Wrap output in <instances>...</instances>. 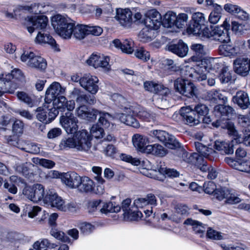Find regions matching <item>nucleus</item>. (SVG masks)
<instances>
[{"mask_svg":"<svg viewBox=\"0 0 250 250\" xmlns=\"http://www.w3.org/2000/svg\"><path fill=\"white\" fill-rule=\"evenodd\" d=\"M92 137L85 129L77 132L72 138L62 140L60 146L62 149L74 148L81 151L89 152L92 146Z\"/></svg>","mask_w":250,"mask_h":250,"instance_id":"f257e3e1","label":"nucleus"},{"mask_svg":"<svg viewBox=\"0 0 250 250\" xmlns=\"http://www.w3.org/2000/svg\"><path fill=\"white\" fill-rule=\"evenodd\" d=\"M148 167H144L141 169L140 172L143 175L159 181H163L165 179V175L169 177H177L179 176V173L174 169L167 168L162 167L160 164H157L153 168L150 167V163L148 161H143Z\"/></svg>","mask_w":250,"mask_h":250,"instance_id":"f03ea898","label":"nucleus"},{"mask_svg":"<svg viewBox=\"0 0 250 250\" xmlns=\"http://www.w3.org/2000/svg\"><path fill=\"white\" fill-rule=\"evenodd\" d=\"M48 191L41 184H35L32 186L25 187L22 191L23 195L29 200L34 203L41 201L46 202Z\"/></svg>","mask_w":250,"mask_h":250,"instance_id":"7ed1b4c3","label":"nucleus"},{"mask_svg":"<svg viewBox=\"0 0 250 250\" xmlns=\"http://www.w3.org/2000/svg\"><path fill=\"white\" fill-rule=\"evenodd\" d=\"M207 21L205 15L200 12H196L191 16V24L187 28L188 34L203 36L205 29H208L206 25Z\"/></svg>","mask_w":250,"mask_h":250,"instance_id":"20e7f679","label":"nucleus"},{"mask_svg":"<svg viewBox=\"0 0 250 250\" xmlns=\"http://www.w3.org/2000/svg\"><path fill=\"white\" fill-rule=\"evenodd\" d=\"M14 79L20 82H23L25 76L23 72L19 69L15 68L11 73L1 71L0 74V90H3V94L9 92L10 85H11V81Z\"/></svg>","mask_w":250,"mask_h":250,"instance_id":"39448f33","label":"nucleus"},{"mask_svg":"<svg viewBox=\"0 0 250 250\" xmlns=\"http://www.w3.org/2000/svg\"><path fill=\"white\" fill-rule=\"evenodd\" d=\"M48 19L44 15L28 16L24 21V25L30 34L33 33L35 29H44L47 26Z\"/></svg>","mask_w":250,"mask_h":250,"instance_id":"423d86ee","label":"nucleus"},{"mask_svg":"<svg viewBox=\"0 0 250 250\" xmlns=\"http://www.w3.org/2000/svg\"><path fill=\"white\" fill-rule=\"evenodd\" d=\"M149 135L164 143L165 146L169 148L175 149L180 147V143L176 139L175 137L169 134L165 131L153 130L150 131Z\"/></svg>","mask_w":250,"mask_h":250,"instance_id":"0eeeda50","label":"nucleus"},{"mask_svg":"<svg viewBox=\"0 0 250 250\" xmlns=\"http://www.w3.org/2000/svg\"><path fill=\"white\" fill-rule=\"evenodd\" d=\"M110 58L104 54L94 53H92L87 60V63L95 68H102L105 72H109L111 70L109 64Z\"/></svg>","mask_w":250,"mask_h":250,"instance_id":"6e6552de","label":"nucleus"},{"mask_svg":"<svg viewBox=\"0 0 250 250\" xmlns=\"http://www.w3.org/2000/svg\"><path fill=\"white\" fill-rule=\"evenodd\" d=\"M226 128L228 130V134L232 137L233 140L231 143L225 141L224 146L222 150L223 153L229 154H232L234 152L233 146L234 144H239L242 142V139L236 129L234 125L232 122H229L226 125Z\"/></svg>","mask_w":250,"mask_h":250,"instance_id":"1a4fd4ad","label":"nucleus"},{"mask_svg":"<svg viewBox=\"0 0 250 250\" xmlns=\"http://www.w3.org/2000/svg\"><path fill=\"white\" fill-rule=\"evenodd\" d=\"M174 85L176 90L185 96L190 98L195 95L196 87L187 79L178 78L174 81Z\"/></svg>","mask_w":250,"mask_h":250,"instance_id":"9d476101","label":"nucleus"},{"mask_svg":"<svg viewBox=\"0 0 250 250\" xmlns=\"http://www.w3.org/2000/svg\"><path fill=\"white\" fill-rule=\"evenodd\" d=\"M49 104L45 102L43 106L39 107L37 109V119L45 124L50 123L59 113L57 109L51 108L50 106H51V105H49Z\"/></svg>","mask_w":250,"mask_h":250,"instance_id":"9b49d317","label":"nucleus"},{"mask_svg":"<svg viewBox=\"0 0 250 250\" xmlns=\"http://www.w3.org/2000/svg\"><path fill=\"white\" fill-rule=\"evenodd\" d=\"M144 24L150 30H157L162 24V17L159 12L153 9L145 14Z\"/></svg>","mask_w":250,"mask_h":250,"instance_id":"f8f14e48","label":"nucleus"},{"mask_svg":"<svg viewBox=\"0 0 250 250\" xmlns=\"http://www.w3.org/2000/svg\"><path fill=\"white\" fill-rule=\"evenodd\" d=\"M60 122L68 134L77 133L78 129V120L71 113L67 112L60 117Z\"/></svg>","mask_w":250,"mask_h":250,"instance_id":"ddd939ff","label":"nucleus"},{"mask_svg":"<svg viewBox=\"0 0 250 250\" xmlns=\"http://www.w3.org/2000/svg\"><path fill=\"white\" fill-rule=\"evenodd\" d=\"M202 36L207 38L212 37L213 40L221 42H228L230 40L227 30H223L222 27L219 26H215L211 31L208 28L205 29Z\"/></svg>","mask_w":250,"mask_h":250,"instance_id":"4468645a","label":"nucleus"},{"mask_svg":"<svg viewBox=\"0 0 250 250\" xmlns=\"http://www.w3.org/2000/svg\"><path fill=\"white\" fill-rule=\"evenodd\" d=\"M98 83L99 79L96 76L85 74L82 77L81 86L89 93L95 94L99 89Z\"/></svg>","mask_w":250,"mask_h":250,"instance_id":"2eb2a0df","label":"nucleus"},{"mask_svg":"<svg viewBox=\"0 0 250 250\" xmlns=\"http://www.w3.org/2000/svg\"><path fill=\"white\" fill-rule=\"evenodd\" d=\"M65 88L62 87L59 83L54 82L47 88L45 94L44 101L50 104L56 98L65 93Z\"/></svg>","mask_w":250,"mask_h":250,"instance_id":"dca6fc26","label":"nucleus"},{"mask_svg":"<svg viewBox=\"0 0 250 250\" xmlns=\"http://www.w3.org/2000/svg\"><path fill=\"white\" fill-rule=\"evenodd\" d=\"M133 111L130 107H125L122 113L115 114V117L120 121L127 125L137 128L139 126L138 122L133 116Z\"/></svg>","mask_w":250,"mask_h":250,"instance_id":"f3484780","label":"nucleus"},{"mask_svg":"<svg viewBox=\"0 0 250 250\" xmlns=\"http://www.w3.org/2000/svg\"><path fill=\"white\" fill-rule=\"evenodd\" d=\"M186 75H188L194 81L202 82L207 78V72L202 67L200 61L194 67H186Z\"/></svg>","mask_w":250,"mask_h":250,"instance_id":"a211bd4d","label":"nucleus"},{"mask_svg":"<svg viewBox=\"0 0 250 250\" xmlns=\"http://www.w3.org/2000/svg\"><path fill=\"white\" fill-rule=\"evenodd\" d=\"M71 20L66 15L56 14L52 17L51 23L57 34L62 33H62H64L62 29L63 26L68 24V27H70V25L69 23Z\"/></svg>","mask_w":250,"mask_h":250,"instance_id":"6ab92c4d","label":"nucleus"},{"mask_svg":"<svg viewBox=\"0 0 250 250\" xmlns=\"http://www.w3.org/2000/svg\"><path fill=\"white\" fill-rule=\"evenodd\" d=\"M61 181L71 188H78L81 185L82 177L74 171L62 173Z\"/></svg>","mask_w":250,"mask_h":250,"instance_id":"aec40b11","label":"nucleus"},{"mask_svg":"<svg viewBox=\"0 0 250 250\" xmlns=\"http://www.w3.org/2000/svg\"><path fill=\"white\" fill-rule=\"evenodd\" d=\"M132 13L130 9H119L116 11L115 19L121 25L125 27H129L133 23Z\"/></svg>","mask_w":250,"mask_h":250,"instance_id":"412c9836","label":"nucleus"},{"mask_svg":"<svg viewBox=\"0 0 250 250\" xmlns=\"http://www.w3.org/2000/svg\"><path fill=\"white\" fill-rule=\"evenodd\" d=\"M53 103H51L49 105H51L50 106L51 108H55V109H60L61 111H63L65 108L68 111L73 110L75 106V104L74 101L70 100L67 101L66 98L62 95L55 98L53 101Z\"/></svg>","mask_w":250,"mask_h":250,"instance_id":"4be33fe9","label":"nucleus"},{"mask_svg":"<svg viewBox=\"0 0 250 250\" xmlns=\"http://www.w3.org/2000/svg\"><path fill=\"white\" fill-rule=\"evenodd\" d=\"M99 111L95 109L88 108L86 106H79L76 109L77 116L83 119L89 121H95Z\"/></svg>","mask_w":250,"mask_h":250,"instance_id":"5701e85b","label":"nucleus"},{"mask_svg":"<svg viewBox=\"0 0 250 250\" xmlns=\"http://www.w3.org/2000/svg\"><path fill=\"white\" fill-rule=\"evenodd\" d=\"M180 113L186 124L191 126L199 124L200 120L195 117L194 111L190 106L183 107L180 110Z\"/></svg>","mask_w":250,"mask_h":250,"instance_id":"b1692460","label":"nucleus"},{"mask_svg":"<svg viewBox=\"0 0 250 250\" xmlns=\"http://www.w3.org/2000/svg\"><path fill=\"white\" fill-rule=\"evenodd\" d=\"M234 71L242 76H247L249 73L248 60L245 57H239L233 61Z\"/></svg>","mask_w":250,"mask_h":250,"instance_id":"393cba45","label":"nucleus"},{"mask_svg":"<svg viewBox=\"0 0 250 250\" xmlns=\"http://www.w3.org/2000/svg\"><path fill=\"white\" fill-rule=\"evenodd\" d=\"M114 46L126 54H131L134 50V43L131 39H125L120 41L118 39L113 41Z\"/></svg>","mask_w":250,"mask_h":250,"instance_id":"a878e982","label":"nucleus"},{"mask_svg":"<svg viewBox=\"0 0 250 250\" xmlns=\"http://www.w3.org/2000/svg\"><path fill=\"white\" fill-rule=\"evenodd\" d=\"M46 202H48L52 207L62 211L64 204V200L53 189H49L47 192Z\"/></svg>","mask_w":250,"mask_h":250,"instance_id":"bb28decb","label":"nucleus"},{"mask_svg":"<svg viewBox=\"0 0 250 250\" xmlns=\"http://www.w3.org/2000/svg\"><path fill=\"white\" fill-rule=\"evenodd\" d=\"M168 51L177 55L180 57H184L187 55L188 51V46L182 41H179L177 43H172L167 46Z\"/></svg>","mask_w":250,"mask_h":250,"instance_id":"cd10ccee","label":"nucleus"},{"mask_svg":"<svg viewBox=\"0 0 250 250\" xmlns=\"http://www.w3.org/2000/svg\"><path fill=\"white\" fill-rule=\"evenodd\" d=\"M132 142L134 146L139 151L146 153V145L149 143L147 137L135 134L132 137Z\"/></svg>","mask_w":250,"mask_h":250,"instance_id":"c85d7f7f","label":"nucleus"},{"mask_svg":"<svg viewBox=\"0 0 250 250\" xmlns=\"http://www.w3.org/2000/svg\"><path fill=\"white\" fill-rule=\"evenodd\" d=\"M189 208L186 205L180 204L175 207V212L168 218L177 223L189 214Z\"/></svg>","mask_w":250,"mask_h":250,"instance_id":"c756f323","label":"nucleus"},{"mask_svg":"<svg viewBox=\"0 0 250 250\" xmlns=\"http://www.w3.org/2000/svg\"><path fill=\"white\" fill-rule=\"evenodd\" d=\"M226 161L230 167L234 169L250 173V162H241L231 158L226 159Z\"/></svg>","mask_w":250,"mask_h":250,"instance_id":"7c9ffc66","label":"nucleus"},{"mask_svg":"<svg viewBox=\"0 0 250 250\" xmlns=\"http://www.w3.org/2000/svg\"><path fill=\"white\" fill-rule=\"evenodd\" d=\"M232 101L243 109L247 108L250 105L249 98L247 93L240 91L236 93L232 98Z\"/></svg>","mask_w":250,"mask_h":250,"instance_id":"2f4dec72","label":"nucleus"},{"mask_svg":"<svg viewBox=\"0 0 250 250\" xmlns=\"http://www.w3.org/2000/svg\"><path fill=\"white\" fill-rule=\"evenodd\" d=\"M220 58H204L200 62L202 67H204L207 73L210 70H215L219 68L220 63Z\"/></svg>","mask_w":250,"mask_h":250,"instance_id":"473e14b6","label":"nucleus"},{"mask_svg":"<svg viewBox=\"0 0 250 250\" xmlns=\"http://www.w3.org/2000/svg\"><path fill=\"white\" fill-rule=\"evenodd\" d=\"M57 247L55 243H52L46 238H41L35 241L32 245L33 248L36 250H48L54 249Z\"/></svg>","mask_w":250,"mask_h":250,"instance_id":"72a5a7b5","label":"nucleus"},{"mask_svg":"<svg viewBox=\"0 0 250 250\" xmlns=\"http://www.w3.org/2000/svg\"><path fill=\"white\" fill-rule=\"evenodd\" d=\"M146 153H150L156 156L163 157L167 153V150L162 146L155 144L154 145H148L146 146Z\"/></svg>","mask_w":250,"mask_h":250,"instance_id":"f704fd0d","label":"nucleus"},{"mask_svg":"<svg viewBox=\"0 0 250 250\" xmlns=\"http://www.w3.org/2000/svg\"><path fill=\"white\" fill-rule=\"evenodd\" d=\"M184 224L192 226L193 230L196 233L199 234L200 237L204 236L206 228L200 222L193 220L191 218H188L185 221Z\"/></svg>","mask_w":250,"mask_h":250,"instance_id":"c9c22d12","label":"nucleus"},{"mask_svg":"<svg viewBox=\"0 0 250 250\" xmlns=\"http://www.w3.org/2000/svg\"><path fill=\"white\" fill-rule=\"evenodd\" d=\"M35 42L39 44H48L52 47L56 43L55 40L49 34L39 32L35 39Z\"/></svg>","mask_w":250,"mask_h":250,"instance_id":"e433bc0d","label":"nucleus"},{"mask_svg":"<svg viewBox=\"0 0 250 250\" xmlns=\"http://www.w3.org/2000/svg\"><path fill=\"white\" fill-rule=\"evenodd\" d=\"M234 110L230 106H225L222 104H218L214 107L213 112L216 116H227L229 117L232 115Z\"/></svg>","mask_w":250,"mask_h":250,"instance_id":"4c0bfd02","label":"nucleus"},{"mask_svg":"<svg viewBox=\"0 0 250 250\" xmlns=\"http://www.w3.org/2000/svg\"><path fill=\"white\" fill-rule=\"evenodd\" d=\"M219 51L225 56H235L238 53V49L229 44H223L219 46Z\"/></svg>","mask_w":250,"mask_h":250,"instance_id":"58836bf2","label":"nucleus"},{"mask_svg":"<svg viewBox=\"0 0 250 250\" xmlns=\"http://www.w3.org/2000/svg\"><path fill=\"white\" fill-rule=\"evenodd\" d=\"M175 20H176V13L168 11L164 15L162 23L164 27L170 28L175 26Z\"/></svg>","mask_w":250,"mask_h":250,"instance_id":"ea45409f","label":"nucleus"},{"mask_svg":"<svg viewBox=\"0 0 250 250\" xmlns=\"http://www.w3.org/2000/svg\"><path fill=\"white\" fill-rule=\"evenodd\" d=\"M72 35L77 39H83L87 35V26L82 24L74 25Z\"/></svg>","mask_w":250,"mask_h":250,"instance_id":"a19ab883","label":"nucleus"},{"mask_svg":"<svg viewBox=\"0 0 250 250\" xmlns=\"http://www.w3.org/2000/svg\"><path fill=\"white\" fill-rule=\"evenodd\" d=\"M94 188V182L89 177H82V182L80 186L78 188L83 192H89L92 190Z\"/></svg>","mask_w":250,"mask_h":250,"instance_id":"79ce46f5","label":"nucleus"},{"mask_svg":"<svg viewBox=\"0 0 250 250\" xmlns=\"http://www.w3.org/2000/svg\"><path fill=\"white\" fill-rule=\"evenodd\" d=\"M47 66L45 60L40 56L35 55L34 58L30 63L29 66L39 69H45Z\"/></svg>","mask_w":250,"mask_h":250,"instance_id":"37998d69","label":"nucleus"},{"mask_svg":"<svg viewBox=\"0 0 250 250\" xmlns=\"http://www.w3.org/2000/svg\"><path fill=\"white\" fill-rule=\"evenodd\" d=\"M120 210L121 207L118 205L111 202L104 203L100 209L101 212L104 213L118 212Z\"/></svg>","mask_w":250,"mask_h":250,"instance_id":"c03bdc74","label":"nucleus"},{"mask_svg":"<svg viewBox=\"0 0 250 250\" xmlns=\"http://www.w3.org/2000/svg\"><path fill=\"white\" fill-rule=\"evenodd\" d=\"M223 9L221 7H217L215 9H212L208 17V21L212 24H216L220 20L222 17Z\"/></svg>","mask_w":250,"mask_h":250,"instance_id":"a18cd8bd","label":"nucleus"},{"mask_svg":"<svg viewBox=\"0 0 250 250\" xmlns=\"http://www.w3.org/2000/svg\"><path fill=\"white\" fill-rule=\"evenodd\" d=\"M195 146L200 155L204 157L208 158L210 154L214 152L212 148L207 147L200 142H195Z\"/></svg>","mask_w":250,"mask_h":250,"instance_id":"49530a36","label":"nucleus"},{"mask_svg":"<svg viewBox=\"0 0 250 250\" xmlns=\"http://www.w3.org/2000/svg\"><path fill=\"white\" fill-rule=\"evenodd\" d=\"M50 235L57 240L63 242H70V239L64 233L55 228H52L50 231Z\"/></svg>","mask_w":250,"mask_h":250,"instance_id":"de8ad7c7","label":"nucleus"},{"mask_svg":"<svg viewBox=\"0 0 250 250\" xmlns=\"http://www.w3.org/2000/svg\"><path fill=\"white\" fill-rule=\"evenodd\" d=\"M98 113L100 115L99 123L105 127H109L111 121L113 120V117L107 112H99Z\"/></svg>","mask_w":250,"mask_h":250,"instance_id":"09e8293b","label":"nucleus"},{"mask_svg":"<svg viewBox=\"0 0 250 250\" xmlns=\"http://www.w3.org/2000/svg\"><path fill=\"white\" fill-rule=\"evenodd\" d=\"M144 85L146 90L152 93H160L161 90L163 89L162 85L153 82H146L144 83Z\"/></svg>","mask_w":250,"mask_h":250,"instance_id":"8fccbe9b","label":"nucleus"},{"mask_svg":"<svg viewBox=\"0 0 250 250\" xmlns=\"http://www.w3.org/2000/svg\"><path fill=\"white\" fill-rule=\"evenodd\" d=\"M188 20V16L186 13H180L176 15L175 26L178 28H182L185 26Z\"/></svg>","mask_w":250,"mask_h":250,"instance_id":"3c124183","label":"nucleus"},{"mask_svg":"<svg viewBox=\"0 0 250 250\" xmlns=\"http://www.w3.org/2000/svg\"><path fill=\"white\" fill-rule=\"evenodd\" d=\"M69 24L70 25L69 27L68 24L63 26L62 29L64 30L63 32H65L62 33H62L58 34L59 36L64 39H70L72 35L73 29L74 27L75 22L72 20H71V21H69Z\"/></svg>","mask_w":250,"mask_h":250,"instance_id":"603ef678","label":"nucleus"},{"mask_svg":"<svg viewBox=\"0 0 250 250\" xmlns=\"http://www.w3.org/2000/svg\"><path fill=\"white\" fill-rule=\"evenodd\" d=\"M18 98L21 101L25 103L29 106H33L34 101L32 97L23 91L18 92L17 94Z\"/></svg>","mask_w":250,"mask_h":250,"instance_id":"864d4df0","label":"nucleus"},{"mask_svg":"<svg viewBox=\"0 0 250 250\" xmlns=\"http://www.w3.org/2000/svg\"><path fill=\"white\" fill-rule=\"evenodd\" d=\"M219 78L222 83H227L232 78L231 73L227 67L223 68L219 76Z\"/></svg>","mask_w":250,"mask_h":250,"instance_id":"5fc2aeb1","label":"nucleus"},{"mask_svg":"<svg viewBox=\"0 0 250 250\" xmlns=\"http://www.w3.org/2000/svg\"><path fill=\"white\" fill-rule=\"evenodd\" d=\"M19 234L16 232H9L7 234L5 241L11 246H16L19 242Z\"/></svg>","mask_w":250,"mask_h":250,"instance_id":"6e6d98bb","label":"nucleus"},{"mask_svg":"<svg viewBox=\"0 0 250 250\" xmlns=\"http://www.w3.org/2000/svg\"><path fill=\"white\" fill-rule=\"evenodd\" d=\"M227 194H228L226 195L227 197L225 201L227 204L235 205L241 202V199L240 198L238 195L231 192L230 190H229Z\"/></svg>","mask_w":250,"mask_h":250,"instance_id":"4d7b16f0","label":"nucleus"},{"mask_svg":"<svg viewBox=\"0 0 250 250\" xmlns=\"http://www.w3.org/2000/svg\"><path fill=\"white\" fill-rule=\"evenodd\" d=\"M193 110L194 112H196L198 114V118L200 116H206L209 113L208 107L206 105L202 104H197Z\"/></svg>","mask_w":250,"mask_h":250,"instance_id":"13d9d810","label":"nucleus"},{"mask_svg":"<svg viewBox=\"0 0 250 250\" xmlns=\"http://www.w3.org/2000/svg\"><path fill=\"white\" fill-rule=\"evenodd\" d=\"M33 162L37 164H39L41 166L47 168H51L55 165V163L51 160L45 159H39L38 158H33Z\"/></svg>","mask_w":250,"mask_h":250,"instance_id":"bf43d9fd","label":"nucleus"},{"mask_svg":"<svg viewBox=\"0 0 250 250\" xmlns=\"http://www.w3.org/2000/svg\"><path fill=\"white\" fill-rule=\"evenodd\" d=\"M35 54L29 50H24L21 56V60L29 66L35 56Z\"/></svg>","mask_w":250,"mask_h":250,"instance_id":"052dcab7","label":"nucleus"},{"mask_svg":"<svg viewBox=\"0 0 250 250\" xmlns=\"http://www.w3.org/2000/svg\"><path fill=\"white\" fill-rule=\"evenodd\" d=\"M134 55L138 59L144 61H147L150 58L149 53L143 48L137 49L135 51Z\"/></svg>","mask_w":250,"mask_h":250,"instance_id":"680f3d73","label":"nucleus"},{"mask_svg":"<svg viewBox=\"0 0 250 250\" xmlns=\"http://www.w3.org/2000/svg\"><path fill=\"white\" fill-rule=\"evenodd\" d=\"M91 137H95L98 139L103 137L104 131L102 128L100 127L97 125H93L89 132Z\"/></svg>","mask_w":250,"mask_h":250,"instance_id":"e2e57ef3","label":"nucleus"},{"mask_svg":"<svg viewBox=\"0 0 250 250\" xmlns=\"http://www.w3.org/2000/svg\"><path fill=\"white\" fill-rule=\"evenodd\" d=\"M191 50L194 52L195 54L201 58L206 54V50L204 46L200 43L192 44L190 47Z\"/></svg>","mask_w":250,"mask_h":250,"instance_id":"0e129e2a","label":"nucleus"},{"mask_svg":"<svg viewBox=\"0 0 250 250\" xmlns=\"http://www.w3.org/2000/svg\"><path fill=\"white\" fill-rule=\"evenodd\" d=\"M207 237L213 240H222L223 238V236L222 233L211 228H209L207 232Z\"/></svg>","mask_w":250,"mask_h":250,"instance_id":"69168bd1","label":"nucleus"},{"mask_svg":"<svg viewBox=\"0 0 250 250\" xmlns=\"http://www.w3.org/2000/svg\"><path fill=\"white\" fill-rule=\"evenodd\" d=\"M24 124L20 120H16L12 125V131L16 135L21 134L23 132Z\"/></svg>","mask_w":250,"mask_h":250,"instance_id":"338daca9","label":"nucleus"},{"mask_svg":"<svg viewBox=\"0 0 250 250\" xmlns=\"http://www.w3.org/2000/svg\"><path fill=\"white\" fill-rule=\"evenodd\" d=\"M78 227L82 232L84 234L90 233L94 228L92 225L86 222L80 223Z\"/></svg>","mask_w":250,"mask_h":250,"instance_id":"774afa93","label":"nucleus"}]
</instances>
